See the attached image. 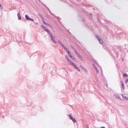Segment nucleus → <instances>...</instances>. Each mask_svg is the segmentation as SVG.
Returning a JSON list of instances; mask_svg holds the SVG:
<instances>
[{"label": "nucleus", "instance_id": "nucleus-1", "mask_svg": "<svg viewBox=\"0 0 128 128\" xmlns=\"http://www.w3.org/2000/svg\"><path fill=\"white\" fill-rule=\"evenodd\" d=\"M50 38L52 40V41L55 43L56 42V41L55 40L54 37H53V36L52 34V33L50 34Z\"/></svg>", "mask_w": 128, "mask_h": 128}, {"label": "nucleus", "instance_id": "nucleus-2", "mask_svg": "<svg viewBox=\"0 0 128 128\" xmlns=\"http://www.w3.org/2000/svg\"><path fill=\"white\" fill-rule=\"evenodd\" d=\"M72 65L73 66L74 68L77 70H78L79 71H80V70L78 68V66L75 64L74 63H73L72 64Z\"/></svg>", "mask_w": 128, "mask_h": 128}, {"label": "nucleus", "instance_id": "nucleus-3", "mask_svg": "<svg viewBox=\"0 0 128 128\" xmlns=\"http://www.w3.org/2000/svg\"><path fill=\"white\" fill-rule=\"evenodd\" d=\"M69 116H70V119L72 120L74 122H76V119L74 118H73L71 115H69Z\"/></svg>", "mask_w": 128, "mask_h": 128}, {"label": "nucleus", "instance_id": "nucleus-4", "mask_svg": "<svg viewBox=\"0 0 128 128\" xmlns=\"http://www.w3.org/2000/svg\"><path fill=\"white\" fill-rule=\"evenodd\" d=\"M98 38L100 43L101 44H102L103 42L102 38L100 37H98Z\"/></svg>", "mask_w": 128, "mask_h": 128}, {"label": "nucleus", "instance_id": "nucleus-5", "mask_svg": "<svg viewBox=\"0 0 128 128\" xmlns=\"http://www.w3.org/2000/svg\"><path fill=\"white\" fill-rule=\"evenodd\" d=\"M61 46H62L66 50V51H68V49L66 48L63 44H61Z\"/></svg>", "mask_w": 128, "mask_h": 128}, {"label": "nucleus", "instance_id": "nucleus-6", "mask_svg": "<svg viewBox=\"0 0 128 128\" xmlns=\"http://www.w3.org/2000/svg\"><path fill=\"white\" fill-rule=\"evenodd\" d=\"M25 18L26 20H30L31 19L27 15H26L25 16Z\"/></svg>", "mask_w": 128, "mask_h": 128}, {"label": "nucleus", "instance_id": "nucleus-7", "mask_svg": "<svg viewBox=\"0 0 128 128\" xmlns=\"http://www.w3.org/2000/svg\"><path fill=\"white\" fill-rule=\"evenodd\" d=\"M17 15L18 16V19L19 20H21V17L20 16V14L19 12H18L17 14Z\"/></svg>", "mask_w": 128, "mask_h": 128}, {"label": "nucleus", "instance_id": "nucleus-8", "mask_svg": "<svg viewBox=\"0 0 128 128\" xmlns=\"http://www.w3.org/2000/svg\"><path fill=\"white\" fill-rule=\"evenodd\" d=\"M66 52H68V56L70 57L71 56H72L71 55V53L70 52L68 51H68H66Z\"/></svg>", "mask_w": 128, "mask_h": 128}, {"label": "nucleus", "instance_id": "nucleus-9", "mask_svg": "<svg viewBox=\"0 0 128 128\" xmlns=\"http://www.w3.org/2000/svg\"><path fill=\"white\" fill-rule=\"evenodd\" d=\"M45 30L46 32H48V33L49 34H50L51 33H50V31L47 29L46 28L45 30Z\"/></svg>", "mask_w": 128, "mask_h": 128}, {"label": "nucleus", "instance_id": "nucleus-10", "mask_svg": "<svg viewBox=\"0 0 128 128\" xmlns=\"http://www.w3.org/2000/svg\"><path fill=\"white\" fill-rule=\"evenodd\" d=\"M70 63V64H72L73 62H72L69 59L67 60Z\"/></svg>", "mask_w": 128, "mask_h": 128}, {"label": "nucleus", "instance_id": "nucleus-11", "mask_svg": "<svg viewBox=\"0 0 128 128\" xmlns=\"http://www.w3.org/2000/svg\"><path fill=\"white\" fill-rule=\"evenodd\" d=\"M122 96H123V97L124 99L126 100H128V98L126 97V96H124L123 95H122Z\"/></svg>", "mask_w": 128, "mask_h": 128}, {"label": "nucleus", "instance_id": "nucleus-12", "mask_svg": "<svg viewBox=\"0 0 128 128\" xmlns=\"http://www.w3.org/2000/svg\"><path fill=\"white\" fill-rule=\"evenodd\" d=\"M72 59H73L75 61H76V59L73 56H71L70 57Z\"/></svg>", "mask_w": 128, "mask_h": 128}, {"label": "nucleus", "instance_id": "nucleus-13", "mask_svg": "<svg viewBox=\"0 0 128 128\" xmlns=\"http://www.w3.org/2000/svg\"><path fill=\"white\" fill-rule=\"evenodd\" d=\"M41 18H42V20L43 22V23L44 24V23H45L46 22H45V21L44 19L42 17H41Z\"/></svg>", "mask_w": 128, "mask_h": 128}, {"label": "nucleus", "instance_id": "nucleus-14", "mask_svg": "<svg viewBox=\"0 0 128 128\" xmlns=\"http://www.w3.org/2000/svg\"><path fill=\"white\" fill-rule=\"evenodd\" d=\"M44 24H46V25L47 26H50V24H48V23H46V22Z\"/></svg>", "mask_w": 128, "mask_h": 128}, {"label": "nucleus", "instance_id": "nucleus-15", "mask_svg": "<svg viewBox=\"0 0 128 128\" xmlns=\"http://www.w3.org/2000/svg\"><path fill=\"white\" fill-rule=\"evenodd\" d=\"M78 57L81 59H82V57L80 56V54H79L77 56Z\"/></svg>", "mask_w": 128, "mask_h": 128}, {"label": "nucleus", "instance_id": "nucleus-16", "mask_svg": "<svg viewBox=\"0 0 128 128\" xmlns=\"http://www.w3.org/2000/svg\"><path fill=\"white\" fill-rule=\"evenodd\" d=\"M124 76H126V77H127L128 76V75L126 74H123V75Z\"/></svg>", "mask_w": 128, "mask_h": 128}, {"label": "nucleus", "instance_id": "nucleus-17", "mask_svg": "<svg viewBox=\"0 0 128 128\" xmlns=\"http://www.w3.org/2000/svg\"><path fill=\"white\" fill-rule=\"evenodd\" d=\"M43 28L44 30L46 28L43 26H41Z\"/></svg>", "mask_w": 128, "mask_h": 128}, {"label": "nucleus", "instance_id": "nucleus-18", "mask_svg": "<svg viewBox=\"0 0 128 128\" xmlns=\"http://www.w3.org/2000/svg\"><path fill=\"white\" fill-rule=\"evenodd\" d=\"M122 86L123 88H124V84L123 82L122 83Z\"/></svg>", "mask_w": 128, "mask_h": 128}, {"label": "nucleus", "instance_id": "nucleus-19", "mask_svg": "<svg viewBox=\"0 0 128 128\" xmlns=\"http://www.w3.org/2000/svg\"><path fill=\"white\" fill-rule=\"evenodd\" d=\"M128 82V79H126V81H125V82H126V83H127Z\"/></svg>", "mask_w": 128, "mask_h": 128}, {"label": "nucleus", "instance_id": "nucleus-20", "mask_svg": "<svg viewBox=\"0 0 128 128\" xmlns=\"http://www.w3.org/2000/svg\"><path fill=\"white\" fill-rule=\"evenodd\" d=\"M0 7L1 8H3L2 6V5L1 4H0Z\"/></svg>", "mask_w": 128, "mask_h": 128}, {"label": "nucleus", "instance_id": "nucleus-21", "mask_svg": "<svg viewBox=\"0 0 128 128\" xmlns=\"http://www.w3.org/2000/svg\"><path fill=\"white\" fill-rule=\"evenodd\" d=\"M76 53L77 56L79 54L77 52H76Z\"/></svg>", "mask_w": 128, "mask_h": 128}, {"label": "nucleus", "instance_id": "nucleus-22", "mask_svg": "<svg viewBox=\"0 0 128 128\" xmlns=\"http://www.w3.org/2000/svg\"><path fill=\"white\" fill-rule=\"evenodd\" d=\"M66 59L67 60L69 58L67 56H66Z\"/></svg>", "mask_w": 128, "mask_h": 128}, {"label": "nucleus", "instance_id": "nucleus-23", "mask_svg": "<svg viewBox=\"0 0 128 128\" xmlns=\"http://www.w3.org/2000/svg\"><path fill=\"white\" fill-rule=\"evenodd\" d=\"M93 66H94V67L95 68H96V66H95V65H94V64H93Z\"/></svg>", "mask_w": 128, "mask_h": 128}, {"label": "nucleus", "instance_id": "nucleus-24", "mask_svg": "<svg viewBox=\"0 0 128 128\" xmlns=\"http://www.w3.org/2000/svg\"><path fill=\"white\" fill-rule=\"evenodd\" d=\"M74 51L76 53V52H77L76 51V50L75 49L74 50Z\"/></svg>", "mask_w": 128, "mask_h": 128}, {"label": "nucleus", "instance_id": "nucleus-25", "mask_svg": "<svg viewBox=\"0 0 128 128\" xmlns=\"http://www.w3.org/2000/svg\"><path fill=\"white\" fill-rule=\"evenodd\" d=\"M32 20V21H34V20H33V19H31V20Z\"/></svg>", "mask_w": 128, "mask_h": 128}, {"label": "nucleus", "instance_id": "nucleus-26", "mask_svg": "<svg viewBox=\"0 0 128 128\" xmlns=\"http://www.w3.org/2000/svg\"><path fill=\"white\" fill-rule=\"evenodd\" d=\"M105 128L104 127H101V128Z\"/></svg>", "mask_w": 128, "mask_h": 128}, {"label": "nucleus", "instance_id": "nucleus-27", "mask_svg": "<svg viewBox=\"0 0 128 128\" xmlns=\"http://www.w3.org/2000/svg\"><path fill=\"white\" fill-rule=\"evenodd\" d=\"M96 72H98V70H97H97H96Z\"/></svg>", "mask_w": 128, "mask_h": 128}, {"label": "nucleus", "instance_id": "nucleus-28", "mask_svg": "<svg viewBox=\"0 0 128 128\" xmlns=\"http://www.w3.org/2000/svg\"><path fill=\"white\" fill-rule=\"evenodd\" d=\"M60 44L61 45V44H62L61 42H60Z\"/></svg>", "mask_w": 128, "mask_h": 128}]
</instances>
